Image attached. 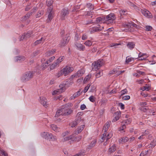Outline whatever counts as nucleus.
Returning a JSON list of instances; mask_svg holds the SVG:
<instances>
[{
	"label": "nucleus",
	"mask_w": 156,
	"mask_h": 156,
	"mask_svg": "<svg viewBox=\"0 0 156 156\" xmlns=\"http://www.w3.org/2000/svg\"><path fill=\"white\" fill-rule=\"evenodd\" d=\"M91 75L89 74L84 79V82H87L91 78Z\"/></svg>",
	"instance_id": "48"
},
{
	"label": "nucleus",
	"mask_w": 156,
	"mask_h": 156,
	"mask_svg": "<svg viewBox=\"0 0 156 156\" xmlns=\"http://www.w3.org/2000/svg\"><path fill=\"white\" fill-rule=\"evenodd\" d=\"M33 76L34 73L33 72L28 71L26 72L22 76L21 80L22 82H26L32 78Z\"/></svg>",
	"instance_id": "3"
},
{
	"label": "nucleus",
	"mask_w": 156,
	"mask_h": 156,
	"mask_svg": "<svg viewBox=\"0 0 156 156\" xmlns=\"http://www.w3.org/2000/svg\"><path fill=\"white\" fill-rule=\"evenodd\" d=\"M26 58L24 56H17L14 58V60L16 62H21L24 61Z\"/></svg>",
	"instance_id": "17"
},
{
	"label": "nucleus",
	"mask_w": 156,
	"mask_h": 156,
	"mask_svg": "<svg viewBox=\"0 0 156 156\" xmlns=\"http://www.w3.org/2000/svg\"><path fill=\"white\" fill-rule=\"evenodd\" d=\"M65 90V88L64 87H62L59 89H57L54 90L52 93V94L53 95L58 94L60 93H62V92L64 91Z\"/></svg>",
	"instance_id": "11"
},
{
	"label": "nucleus",
	"mask_w": 156,
	"mask_h": 156,
	"mask_svg": "<svg viewBox=\"0 0 156 156\" xmlns=\"http://www.w3.org/2000/svg\"><path fill=\"white\" fill-rule=\"evenodd\" d=\"M41 51L39 50H37L35 51L32 54V56L34 57L37 55L39 54Z\"/></svg>",
	"instance_id": "44"
},
{
	"label": "nucleus",
	"mask_w": 156,
	"mask_h": 156,
	"mask_svg": "<svg viewBox=\"0 0 156 156\" xmlns=\"http://www.w3.org/2000/svg\"><path fill=\"white\" fill-rule=\"evenodd\" d=\"M82 92L81 90H80L76 93H74L71 97V99H74L76 98L79 96L81 94Z\"/></svg>",
	"instance_id": "21"
},
{
	"label": "nucleus",
	"mask_w": 156,
	"mask_h": 156,
	"mask_svg": "<svg viewBox=\"0 0 156 156\" xmlns=\"http://www.w3.org/2000/svg\"><path fill=\"white\" fill-rule=\"evenodd\" d=\"M63 74H64V73L63 72H62L61 70L58 73L57 75V76L58 77H59Z\"/></svg>",
	"instance_id": "64"
},
{
	"label": "nucleus",
	"mask_w": 156,
	"mask_h": 156,
	"mask_svg": "<svg viewBox=\"0 0 156 156\" xmlns=\"http://www.w3.org/2000/svg\"><path fill=\"white\" fill-rule=\"evenodd\" d=\"M82 138V136H78L76 137L74 139V138H73V140H75V141H80Z\"/></svg>",
	"instance_id": "47"
},
{
	"label": "nucleus",
	"mask_w": 156,
	"mask_h": 156,
	"mask_svg": "<svg viewBox=\"0 0 156 156\" xmlns=\"http://www.w3.org/2000/svg\"><path fill=\"white\" fill-rule=\"evenodd\" d=\"M52 9V8L50 7L47 10V14L48 15V17L47 21L48 23L50 22L53 17L54 13Z\"/></svg>",
	"instance_id": "8"
},
{
	"label": "nucleus",
	"mask_w": 156,
	"mask_h": 156,
	"mask_svg": "<svg viewBox=\"0 0 156 156\" xmlns=\"http://www.w3.org/2000/svg\"><path fill=\"white\" fill-rule=\"evenodd\" d=\"M64 58L65 57L64 56H61L58 58L56 61L58 62L59 64L63 60V59H64Z\"/></svg>",
	"instance_id": "42"
},
{
	"label": "nucleus",
	"mask_w": 156,
	"mask_h": 156,
	"mask_svg": "<svg viewBox=\"0 0 156 156\" xmlns=\"http://www.w3.org/2000/svg\"><path fill=\"white\" fill-rule=\"evenodd\" d=\"M51 140L53 141H55L57 140V138L56 136H54L51 133H48L47 140Z\"/></svg>",
	"instance_id": "19"
},
{
	"label": "nucleus",
	"mask_w": 156,
	"mask_h": 156,
	"mask_svg": "<svg viewBox=\"0 0 156 156\" xmlns=\"http://www.w3.org/2000/svg\"><path fill=\"white\" fill-rule=\"evenodd\" d=\"M132 60V59L131 58H127V57L126 58V63H128L129 62H131Z\"/></svg>",
	"instance_id": "59"
},
{
	"label": "nucleus",
	"mask_w": 156,
	"mask_h": 156,
	"mask_svg": "<svg viewBox=\"0 0 156 156\" xmlns=\"http://www.w3.org/2000/svg\"><path fill=\"white\" fill-rule=\"evenodd\" d=\"M80 121V118L76 119L74 121H73L70 124V125L72 127H75L76 126Z\"/></svg>",
	"instance_id": "15"
},
{
	"label": "nucleus",
	"mask_w": 156,
	"mask_h": 156,
	"mask_svg": "<svg viewBox=\"0 0 156 156\" xmlns=\"http://www.w3.org/2000/svg\"><path fill=\"white\" fill-rule=\"evenodd\" d=\"M115 117L112 121V122H115L117 121L121 116V113L119 112H116L115 113Z\"/></svg>",
	"instance_id": "24"
},
{
	"label": "nucleus",
	"mask_w": 156,
	"mask_h": 156,
	"mask_svg": "<svg viewBox=\"0 0 156 156\" xmlns=\"http://www.w3.org/2000/svg\"><path fill=\"white\" fill-rule=\"evenodd\" d=\"M115 19V15L113 13H111L106 16L104 17V19L105 20L107 24H112L113 23Z\"/></svg>",
	"instance_id": "6"
},
{
	"label": "nucleus",
	"mask_w": 156,
	"mask_h": 156,
	"mask_svg": "<svg viewBox=\"0 0 156 156\" xmlns=\"http://www.w3.org/2000/svg\"><path fill=\"white\" fill-rule=\"evenodd\" d=\"M84 44L85 45L90 47L92 45V42L90 40H87L84 42Z\"/></svg>",
	"instance_id": "37"
},
{
	"label": "nucleus",
	"mask_w": 156,
	"mask_h": 156,
	"mask_svg": "<svg viewBox=\"0 0 156 156\" xmlns=\"http://www.w3.org/2000/svg\"><path fill=\"white\" fill-rule=\"evenodd\" d=\"M40 102L45 107H48V102H47V100L45 97H40Z\"/></svg>",
	"instance_id": "10"
},
{
	"label": "nucleus",
	"mask_w": 156,
	"mask_h": 156,
	"mask_svg": "<svg viewBox=\"0 0 156 156\" xmlns=\"http://www.w3.org/2000/svg\"><path fill=\"white\" fill-rule=\"evenodd\" d=\"M104 19V18L103 17H102V18L101 17H98L96 19L95 22L97 23H102L103 22Z\"/></svg>",
	"instance_id": "33"
},
{
	"label": "nucleus",
	"mask_w": 156,
	"mask_h": 156,
	"mask_svg": "<svg viewBox=\"0 0 156 156\" xmlns=\"http://www.w3.org/2000/svg\"><path fill=\"white\" fill-rule=\"evenodd\" d=\"M141 12L142 14L146 17H148V18H150V14H151V13L148 10L146 9H144L143 10H142Z\"/></svg>",
	"instance_id": "18"
},
{
	"label": "nucleus",
	"mask_w": 156,
	"mask_h": 156,
	"mask_svg": "<svg viewBox=\"0 0 156 156\" xmlns=\"http://www.w3.org/2000/svg\"><path fill=\"white\" fill-rule=\"evenodd\" d=\"M89 100L92 102H94L96 98L94 96H91L89 98Z\"/></svg>",
	"instance_id": "49"
},
{
	"label": "nucleus",
	"mask_w": 156,
	"mask_h": 156,
	"mask_svg": "<svg viewBox=\"0 0 156 156\" xmlns=\"http://www.w3.org/2000/svg\"><path fill=\"white\" fill-rule=\"evenodd\" d=\"M84 127L85 126L84 125H82L79 127L77 129V134H78L80 133L83 130Z\"/></svg>",
	"instance_id": "28"
},
{
	"label": "nucleus",
	"mask_w": 156,
	"mask_h": 156,
	"mask_svg": "<svg viewBox=\"0 0 156 156\" xmlns=\"http://www.w3.org/2000/svg\"><path fill=\"white\" fill-rule=\"evenodd\" d=\"M126 124H124L123 123H122V125L120 128V130H122L126 128Z\"/></svg>",
	"instance_id": "56"
},
{
	"label": "nucleus",
	"mask_w": 156,
	"mask_h": 156,
	"mask_svg": "<svg viewBox=\"0 0 156 156\" xmlns=\"http://www.w3.org/2000/svg\"><path fill=\"white\" fill-rule=\"evenodd\" d=\"M55 57L54 56H53L52 57H51L45 63V64H49V63L52 62L55 59Z\"/></svg>",
	"instance_id": "36"
},
{
	"label": "nucleus",
	"mask_w": 156,
	"mask_h": 156,
	"mask_svg": "<svg viewBox=\"0 0 156 156\" xmlns=\"http://www.w3.org/2000/svg\"><path fill=\"white\" fill-rule=\"evenodd\" d=\"M0 154H2V155H4V156H7V154L5 153V151L3 150H0Z\"/></svg>",
	"instance_id": "60"
},
{
	"label": "nucleus",
	"mask_w": 156,
	"mask_h": 156,
	"mask_svg": "<svg viewBox=\"0 0 156 156\" xmlns=\"http://www.w3.org/2000/svg\"><path fill=\"white\" fill-rule=\"evenodd\" d=\"M103 28V27H95L92 28V29L90 30V31L91 33H92L96 32L102 30Z\"/></svg>",
	"instance_id": "13"
},
{
	"label": "nucleus",
	"mask_w": 156,
	"mask_h": 156,
	"mask_svg": "<svg viewBox=\"0 0 156 156\" xmlns=\"http://www.w3.org/2000/svg\"><path fill=\"white\" fill-rule=\"evenodd\" d=\"M70 12L69 9L65 7L62 9L60 12V19L62 20H65L67 17Z\"/></svg>",
	"instance_id": "4"
},
{
	"label": "nucleus",
	"mask_w": 156,
	"mask_h": 156,
	"mask_svg": "<svg viewBox=\"0 0 156 156\" xmlns=\"http://www.w3.org/2000/svg\"><path fill=\"white\" fill-rule=\"evenodd\" d=\"M122 140H123V142L126 143L129 140V138L126 136H124L122 137Z\"/></svg>",
	"instance_id": "61"
},
{
	"label": "nucleus",
	"mask_w": 156,
	"mask_h": 156,
	"mask_svg": "<svg viewBox=\"0 0 156 156\" xmlns=\"http://www.w3.org/2000/svg\"><path fill=\"white\" fill-rule=\"evenodd\" d=\"M97 142V140L95 139L93 140L89 145L86 148V150H89L94 147L96 144Z\"/></svg>",
	"instance_id": "14"
},
{
	"label": "nucleus",
	"mask_w": 156,
	"mask_h": 156,
	"mask_svg": "<svg viewBox=\"0 0 156 156\" xmlns=\"http://www.w3.org/2000/svg\"><path fill=\"white\" fill-rule=\"evenodd\" d=\"M130 98V96L129 95L125 96L122 97V99L124 100H129Z\"/></svg>",
	"instance_id": "57"
},
{
	"label": "nucleus",
	"mask_w": 156,
	"mask_h": 156,
	"mask_svg": "<svg viewBox=\"0 0 156 156\" xmlns=\"http://www.w3.org/2000/svg\"><path fill=\"white\" fill-rule=\"evenodd\" d=\"M135 46L134 42H128L127 44V47L130 49H132Z\"/></svg>",
	"instance_id": "23"
},
{
	"label": "nucleus",
	"mask_w": 156,
	"mask_h": 156,
	"mask_svg": "<svg viewBox=\"0 0 156 156\" xmlns=\"http://www.w3.org/2000/svg\"><path fill=\"white\" fill-rule=\"evenodd\" d=\"M51 128L56 132H59L60 130L59 128L57 127L56 125L52 124L50 126Z\"/></svg>",
	"instance_id": "26"
},
{
	"label": "nucleus",
	"mask_w": 156,
	"mask_h": 156,
	"mask_svg": "<svg viewBox=\"0 0 156 156\" xmlns=\"http://www.w3.org/2000/svg\"><path fill=\"white\" fill-rule=\"evenodd\" d=\"M110 121H108L107 122L103 128V130L104 131L105 133L103 134L101 139L103 140H106V141H107L112 136V134H108L107 135L106 133L107 131L110 126Z\"/></svg>",
	"instance_id": "2"
},
{
	"label": "nucleus",
	"mask_w": 156,
	"mask_h": 156,
	"mask_svg": "<svg viewBox=\"0 0 156 156\" xmlns=\"http://www.w3.org/2000/svg\"><path fill=\"white\" fill-rule=\"evenodd\" d=\"M115 150V146L114 144H113L112 147L109 148L108 151L110 153H112L114 152Z\"/></svg>",
	"instance_id": "31"
},
{
	"label": "nucleus",
	"mask_w": 156,
	"mask_h": 156,
	"mask_svg": "<svg viewBox=\"0 0 156 156\" xmlns=\"http://www.w3.org/2000/svg\"><path fill=\"white\" fill-rule=\"evenodd\" d=\"M148 152V150L145 151V152L143 151L141 153L140 155V156H144L146 155Z\"/></svg>",
	"instance_id": "53"
},
{
	"label": "nucleus",
	"mask_w": 156,
	"mask_h": 156,
	"mask_svg": "<svg viewBox=\"0 0 156 156\" xmlns=\"http://www.w3.org/2000/svg\"><path fill=\"white\" fill-rule=\"evenodd\" d=\"M104 61L102 60L99 59L95 62L92 64V69L94 70H96L99 69L103 65Z\"/></svg>",
	"instance_id": "5"
},
{
	"label": "nucleus",
	"mask_w": 156,
	"mask_h": 156,
	"mask_svg": "<svg viewBox=\"0 0 156 156\" xmlns=\"http://www.w3.org/2000/svg\"><path fill=\"white\" fill-rule=\"evenodd\" d=\"M32 7V6L31 5V4L30 3L29 5H27L25 8V10L26 11H28Z\"/></svg>",
	"instance_id": "55"
},
{
	"label": "nucleus",
	"mask_w": 156,
	"mask_h": 156,
	"mask_svg": "<svg viewBox=\"0 0 156 156\" xmlns=\"http://www.w3.org/2000/svg\"><path fill=\"white\" fill-rule=\"evenodd\" d=\"M103 74V73L102 71H99L97 72V73L96 74V77L97 78H98L100 76H102Z\"/></svg>",
	"instance_id": "38"
},
{
	"label": "nucleus",
	"mask_w": 156,
	"mask_h": 156,
	"mask_svg": "<svg viewBox=\"0 0 156 156\" xmlns=\"http://www.w3.org/2000/svg\"><path fill=\"white\" fill-rule=\"evenodd\" d=\"M73 112V110L69 107V105L66 104L58 109L55 117H58L60 115H68L71 114Z\"/></svg>",
	"instance_id": "1"
},
{
	"label": "nucleus",
	"mask_w": 156,
	"mask_h": 156,
	"mask_svg": "<svg viewBox=\"0 0 156 156\" xmlns=\"http://www.w3.org/2000/svg\"><path fill=\"white\" fill-rule=\"evenodd\" d=\"M59 64L58 63V62L56 61H55L51 66L50 68L51 69H55L56 66H58Z\"/></svg>",
	"instance_id": "29"
},
{
	"label": "nucleus",
	"mask_w": 156,
	"mask_h": 156,
	"mask_svg": "<svg viewBox=\"0 0 156 156\" xmlns=\"http://www.w3.org/2000/svg\"><path fill=\"white\" fill-rule=\"evenodd\" d=\"M131 122V120L130 119H128L126 120H125L123 121L122 122V123L126 124V126L127 125L130 123Z\"/></svg>",
	"instance_id": "43"
},
{
	"label": "nucleus",
	"mask_w": 156,
	"mask_h": 156,
	"mask_svg": "<svg viewBox=\"0 0 156 156\" xmlns=\"http://www.w3.org/2000/svg\"><path fill=\"white\" fill-rule=\"evenodd\" d=\"M120 13L121 16L125 15L127 14V11L126 10L121 9L120 11Z\"/></svg>",
	"instance_id": "39"
},
{
	"label": "nucleus",
	"mask_w": 156,
	"mask_h": 156,
	"mask_svg": "<svg viewBox=\"0 0 156 156\" xmlns=\"http://www.w3.org/2000/svg\"><path fill=\"white\" fill-rule=\"evenodd\" d=\"M90 86V84H88L87 85V86H86L84 88L83 90V92L84 93H86L87 91L89 89V87Z\"/></svg>",
	"instance_id": "46"
},
{
	"label": "nucleus",
	"mask_w": 156,
	"mask_h": 156,
	"mask_svg": "<svg viewBox=\"0 0 156 156\" xmlns=\"http://www.w3.org/2000/svg\"><path fill=\"white\" fill-rule=\"evenodd\" d=\"M38 9V8L37 7H34L32 9L31 11L30 12H32V13L33 12H36L37 10Z\"/></svg>",
	"instance_id": "63"
},
{
	"label": "nucleus",
	"mask_w": 156,
	"mask_h": 156,
	"mask_svg": "<svg viewBox=\"0 0 156 156\" xmlns=\"http://www.w3.org/2000/svg\"><path fill=\"white\" fill-rule=\"evenodd\" d=\"M127 90L126 89H125L121 90L119 92L120 96H122L127 93Z\"/></svg>",
	"instance_id": "40"
},
{
	"label": "nucleus",
	"mask_w": 156,
	"mask_h": 156,
	"mask_svg": "<svg viewBox=\"0 0 156 156\" xmlns=\"http://www.w3.org/2000/svg\"><path fill=\"white\" fill-rule=\"evenodd\" d=\"M68 37H65L61 41L59 45L61 47H63L66 45L68 42Z\"/></svg>",
	"instance_id": "12"
},
{
	"label": "nucleus",
	"mask_w": 156,
	"mask_h": 156,
	"mask_svg": "<svg viewBox=\"0 0 156 156\" xmlns=\"http://www.w3.org/2000/svg\"><path fill=\"white\" fill-rule=\"evenodd\" d=\"M120 45V43L118 44V43H113L111 44L110 45L109 47H116L117 46Z\"/></svg>",
	"instance_id": "54"
},
{
	"label": "nucleus",
	"mask_w": 156,
	"mask_h": 156,
	"mask_svg": "<svg viewBox=\"0 0 156 156\" xmlns=\"http://www.w3.org/2000/svg\"><path fill=\"white\" fill-rule=\"evenodd\" d=\"M85 153V151L84 150L80 152L77 154L78 156H83Z\"/></svg>",
	"instance_id": "51"
},
{
	"label": "nucleus",
	"mask_w": 156,
	"mask_h": 156,
	"mask_svg": "<svg viewBox=\"0 0 156 156\" xmlns=\"http://www.w3.org/2000/svg\"><path fill=\"white\" fill-rule=\"evenodd\" d=\"M46 3L48 6H50L53 4V1L52 0H47L46 1Z\"/></svg>",
	"instance_id": "52"
},
{
	"label": "nucleus",
	"mask_w": 156,
	"mask_h": 156,
	"mask_svg": "<svg viewBox=\"0 0 156 156\" xmlns=\"http://www.w3.org/2000/svg\"><path fill=\"white\" fill-rule=\"evenodd\" d=\"M148 55L146 53H142L141 52H140L138 54V57L139 58H142L143 57H144L145 58H146L148 57Z\"/></svg>",
	"instance_id": "34"
},
{
	"label": "nucleus",
	"mask_w": 156,
	"mask_h": 156,
	"mask_svg": "<svg viewBox=\"0 0 156 156\" xmlns=\"http://www.w3.org/2000/svg\"><path fill=\"white\" fill-rule=\"evenodd\" d=\"M74 70L73 67L66 66L62 70V72H63L65 76H67L69 73L72 72Z\"/></svg>",
	"instance_id": "7"
},
{
	"label": "nucleus",
	"mask_w": 156,
	"mask_h": 156,
	"mask_svg": "<svg viewBox=\"0 0 156 156\" xmlns=\"http://www.w3.org/2000/svg\"><path fill=\"white\" fill-rule=\"evenodd\" d=\"M156 62V57L155 55H153L152 57V61L151 64H154Z\"/></svg>",
	"instance_id": "41"
},
{
	"label": "nucleus",
	"mask_w": 156,
	"mask_h": 156,
	"mask_svg": "<svg viewBox=\"0 0 156 156\" xmlns=\"http://www.w3.org/2000/svg\"><path fill=\"white\" fill-rule=\"evenodd\" d=\"M74 78H77L76 73L71 75L69 78V80H71Z\"/></svg>",
	"instance_id": "62"
},
{
	"label": "nucleus",
	"mask_w": 156,
	"mask_h": 156,
	"mask_svg": "<svg viewBox=\"0 0 156 156\" xmlns=\"http://www.w3.org/2000/svg\"><path fill=\"white\" fill-rule=\"evenodd\" d=\"M156 145V140L154 139L150 143V145L151 147H154Z\"/></svg>",
	"instance_id": "45"
},
{
	"label": "nucleus",
	"mask_w": 156,
	"mask_h": 156,
	"mask_svg": "<svg viewBox=\"0 0 156 156\" xmlns=\"http://www.w3.org/2000/svg\"><path fill=\"white\" fill-rule=\"evenodd\" d=\"M32 14V12H28L25 16L22 17V21H26L30 17Z\"/></svg>",
	"instance_id": "22"
},
{
	"label": "nucleus",
	"mask_w": 156,
	"mask_h": 156,
	"mask_svg": "<svg viewBox=\"0 0 156 156\" xmlns=\"http://www.w3.org/2000/svg\"><path fill=\"white\" fill-rule=\"evenodd\" d=\"M55 50L52 49L48 51H47L45 54V56L47 57L53 55L55 52Z\"/></svg>",
	"instance_id": "25"
},
{
	"label": "nucleus",
	"mask_w": 156,
	"mask_h": 156,
	"mask_svg": "<svg viewBox=\"0 0 156 156\" xmlns=\"http://www.w3.org/2000/svg\"><path fill=\"white\" fill-rule=\"evenodd\" d=\"M87 6L90 10H93L94 9V5L90 3L87 4Z\"/></svg>",
	"instance_id": "50"
},
{
	"label": "nucleus",
	"mask_w": 156,
	"mask_h": 156,
	"mask_svg": "<svg viewBox=\"0 0 156 156\" xmlns=\"http://www.w3.org/2000/svg\"><path fill=\"white\" fill-rule=\"evenodd\" d=\"M44 14L43 11L42 10H41L39 11L36 14V18H38L40 17L41 16H42Z\"/></svg>",
	"instance_id": "35"
},
{
	"label": "nucleus",
	"mask_w": 156,
	"mask_h": 156,
	"mask_svg": "<svg viewBox=\"0 0 156 156\" xmlns=\"http://www.w3.org/2000/svg\"><path fill=\"white\" fill-rule=\"evenodd\" d=\"M85 70L84 69H81L79 70L76 74L77 78L82 76L85 73Z\"/></svg>",
	"instance_id": "16"
},
{
	"label": "nucleus",
	"mask_w": 156,
	"mask_h": 156,
	"mask_svg": "<svg viewBox=\"0 0 156 156\" xmlns=\"http://www.w3.org/2000/svg\"><path fill=\"white\" fill-rule=\"evenodd\" d=\"M45 39V37H41L40 39L37 40L35 41L34 44V45L36 46L40 44L43 43Z\"/></svg>",
	"instance_id": "20"
},
{
	"label": "nucleus",
	"mask_w": 156,
	"mask_h": 156,
	"mask_svg": "<svg viewBox=\"0 0 156 156\" xmlns=\"http://www.w3.org/2000/svg\"><path fill=\"white\" fill-rule=\"evenodd\" d=\"M48 133H49L47 132H43L41 133V136L43 138L47 139Z\"/></svg>",
	"instance_id": "30"
},
{
	"label": "nucleus",
	"mask_w": 156,
	"mask_h": 156,
	"mask_svg": "<svg viewBox=\"0 0 156 156\" xmlns=\"http://www.w3.org/2000/svg\"><path fill=\"white\" fill-rule=\"evenodd\" d=\"M32 34V32L29 31L26 34H25L24 35V37H23V38H29L31 36V35Z\"/></svg>",
	"instance_id": "32"
},
{
	"label": "nucleus",
	"mask_w": 156,
	"mask_h": 156,
	"mask_svg": "<svg viewBox=\"0 0 156 156\" xmlns=\"http://www.w3.org/2000/svg\"><path fill=\"white\" fill-rule=\"evenodd\" d=\"M76 48L80 51H83L85 50V47L80 43L76 42L75 44Z\"/></svg>",
	"instance_id": "9"
},
{
	"label": "nucleus",
	"mask_w": 156,
	"mask_h": 156,
	"mask_svg": "<svg viewBox=\"0 0 156 156\" xmlns=\"http://www.w3.org/2000/svg\"><path fill=\"white\" fill-rule=\"evenodd\" d=\"M74 136V134H73L69 136H66L65 137H64L63 138V141H67L70 140H73Z\"/></svg>",
	"instance_id": "27"
},
{
	"label": "nucleus",
	"mask_w": 156,
	"mask_h": 156,
	"mask_svg": "<svg viewBox=\"0 0 156 156\" xmlns=\"http://www.w3.org/2000/svg\"><path fill=\"white\" fill-rule=\"evenodd\" d=\"M146 30L148 31H150L151 30L152 27L150 26H146Z\"/></svg>",
	"instance_id": "58"
}]
</instances>
